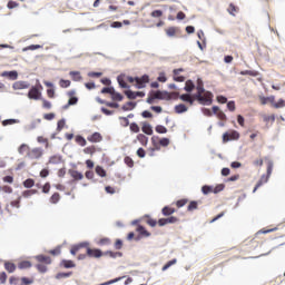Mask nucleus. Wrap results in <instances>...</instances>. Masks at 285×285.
Instances as JSON below:
<instances>
[{"instance_id": "obj_52", "label": "nucleus", "mask_w": 285, "mask_h": 285, "mask_svg": "<svg viewBox=\"0 0 285 285\" xmlns=\"http://www.w3.org/2000/svg\"><path fill=\"white\" fill-rule=\"evenodd\" d=\"M40 124H41V118H38V119L33 120V121L29 125V129H30V130H35V128H38Z\"/></svg>"}, {"instance_id": "obj_19", "label": "nucleus", "mask_w": 285, "mask_h": 285, "mask_svg": "<svg viewBox=\"0 0 285 285\" xmlns=\"http://www.w3.org/2000/svg\"><path fill=\"white\" fill-rule=\"evenodd\" d=\"M37 262H39L40 264H52V258H50V256H46V255H38L36 256Z\"/></svg>"}, {"instance_id": "obj_49", "label": "nucleus", "mask_w": 285, "mask_h": 285, "mask_svg": "<svg viewBox=\"0 0 285 285\" xmlns=\"http://www.w3.org/2000/svg\"><path fill=\"white\" fill-rule=\"evenodd\" d=\"M117 81H118L120 88H128V83H126V80L124 79V76H118Z\"/></svg>"}, {"instance_id": "obj_33", "label": "nucleus", "mask_w": 285, "mask_h": 285, "mask_svg": "<svg viewBox=\"0 0 285 285\" xmlns=\"http://www.w3.org/2000/svg\"><path fill=\"white\" fill-rule=\"evenodd\" d=\"M137 139L142 146H148V137H146V135L139 134Z\"/></svg>"}, {"instance_id": "obj_16", "label": "nucleus", "mask_w": 285, "mask_h": 285, "mask_svg": "<svg viewBox=\"0 0 285 285\" xmlns=\"http://www.w3.org/2000/svg\"><path fill=\"white\" fill-rule=\"evenodd\" d=\"M68 96L70 97L68 100V104L65 106V108H68L69 106H77V102L79 101L78 97H72L75 96V91H69Z\"/></svg>"}, {"instance_id": "obj_39", "label": "nucleus", "mask_w": 285, "mask_h": 285, "mask_svg": "<svg viewBox=\"0 0 285 285\" xmlns=\"http://www.w3.org/2000/svg\"><path fill=\"white\" fill-rule=\"evenodd\" d=\"M76 144H78V146H86V144H88L87 141H86V138H83V136H80V135H78V136H76Z\"/></svg>"}, {"instance_id": "obj_62", "label": "nucleus", "mask_w": 285, "mask_h": 285, "mask_svg": "<svg viewBox=\"0 0 285 285\" xmlns=\"http://www.w3.org/2000/svg\"><path fill=\"white\" fill-rule=\"evenodd\" d=\"M240 75H243V76L248 75L249 77H257V71L245 70V71H240Z\"/></svg>"}, {"instance_id": "obj_8", "label": "nucleus", "mask_w": 285, "mask_h": 285, "mask_svg": "<svg viewBox=\"0 0 285 285\" xmlns=\"http://www.w3.org/2000/svg\"><path fill=\"white\" fill-rule=\"evenodd\" d=\"M87 256L99 259V257H104V252H101V249L90 248L87 246Z\"/></svg>"}, {"instance_id": "obj_57", "label": "nucleus", "mask_w": 285, "mask_h": 285, "mask_svg": "<svg viewBox=\"0 0 285 285\" xmlns=\"http://www.w3.org/2000/svg\"><path fill=\"white\" fill-rule=\"evenodd\" d=\"M98 244H99V246H108V245H110V238H108V237L100 238Z\"/></svg>"}, {"instance_id": "obj_7", "label": "nucleus", "mask_w": 285, "mask_h": 285, "mask_svg": "<svg viewBox=\"0 0 285 285\" xmlns=\"http://www.w3.org/2000/svg\"><path fill=\"white\" fill-rule=\"evenodd\" d=\"M27 157L28 159H41V157H43V150L39 147L29 149Z\"/></svg>"}, {"instance_id": "obj_1", "label": "nucleus", "mask_w": 285, "mask_h": 285, "mask_svg": "<svg viewBox=\"0 0 285 285\" xmlns=\"http://www.w3.org/2000/svg\"><path fill=\"white\" fill-rule=\"evenodd\" d=\"M196 90L197 92L194 95V99H196L200 106H213V92L206 91L204 81L199 78L197 79Z\"/></svg>"}, {"instance_id": "obj_45", "label": "nucleus", "mask_w": 285, "mask_h": 285, "mask_svg": "<svg viewBox=\"0 0 285 285\" xmlns=\"http://www.w3.org/2000/svg\"><path fill=\"white\" fill-rule=\"evenodd\" d=\"M111 98L114 101H122L124 100V96L119 92H116L114 89V94H111Z\"/></svg>"}, {"instance_id": "obj_54", "label": "nucleus", "mask_w": 285, "mask_h": 285, "mask_svg": "<svg viewBox=\"0 0 285 285\" xmlns=\"http://www.w3.org/2000/svg\"><path fill=\"white\" fill-rule=\"evenodd\" d=\"M71 275H72V272H69V273H58L56 275V279H63L66 277H71Z\"/></svg>"}, {"instance_id": "obj_11", "label": "nucleus", "mask_w": 285, "mask_h": 285, "mask_svg": "<svg viewBox=\"0 0 285 285\" xmlns=\"http://www.w3.org/2000/svg\"><path fill=\"white\" fill-rule=\"evenodd\" d=\"M180 72H184V68L173 70V79H174V81H177L178 83H183V81H186V77L179 76Z\"/></svg>"}, {"instance_id": "obj_46", "label": "nucleus", "mask_w": 285, "mask_h": 285, "mask_svg": "<svg viewBox=\"0 0 285 285\" xmlns=\"http://www.w3.org/2000/svg\"><path fill=\"white\" fill-rule=\"evenodd\" d=\"M41 45H30L22 49V52H28V50H40Z\"/></svg>"}, {"instance_id": "obj_12", "label": "nucleus", "mask_w": 285, "mask_h": 285, "mask_svg": "<svg viewBox=\"0 0 285 285\" xmlns=\"http://www.w3.org/2000/svg\"><path fill=\"white\" fill-rule=\"evenodd\" d=\"M179 222V218L175 216H170L168 218H160L158 220V226H166L167 224H177Z\"/></svg>"}, {"instance_id": "obj_24", "label": "nucleus", "mask_w": 285, "mask_h": 285, "mask_svg": "<svg viewBox=\"0 0 285 285\" xmlns=\"http://www.w3.org/2000/svg\"><path fill=\"white\" fill-rule=\"evenodd\" d=\"M60 266H62L63 268H75L77 264H75V262L72 261L62 259Z\"/></svg>"}, {"instance_id": "obj_43", "label": "nucleus", "mask_w": 285, "mask_h": 285, "mask_svg": "<svg viewBox=\"0 0 285 285\" xmlns=\"http://www.w3.org/2000/svg\"><path fill=\"white\" fill-rule=\"evenodd\" d=\"M115 88L114 87H104L101 89V95H114Z\"/></svg>"}, {"instance_id": "obj_15", "label": "nucleus", "mask_w": 285, "mask_h": 285, "mask_svg": "<svg viewBox=\"0 0 285 285\" xmlns=\"http://www.w3.org/2000/svg\"><path fill=\"white\" fill-rule=\"evenodd\" d=\"M89 246H90V244H88V243H80L78 245L72 246L70 249V253H71V255H77L78 250H81V248H88Z\"/></svg>"}, {"instance_id": "obj_6", "label": "nucleus", "mask_w": 285, "mask_h": 285, "mask_svg": "<svg viewBox=\"0 0 285 285\" xmlns=\"http://www.w3.org/2000/svg\"><path fill=\"white\" fill-rule=\"evenodd\" d=\"M239 139V134L237 130H229L223 135V142L228 144V141Z\"/></svg>"}, {"instance_id": "obj_13", "label": "nucleus", "mask_w": 285, "mask_h": 285, "mask_svg": "<svg viewBox=\"0 0 285 285\" xmlns=\"http://www.w3.org/2000/svg\"><path fill=\"white\" fill-rule=\"evenodd\" d=\"M87 140L90 141V144H99V141L104 140V136L96 131L92 135L88 136Z\"/></svg>"}, {"instance_id": "obj_3", "label": "nucleus", "mask_w": 285, "mask_h": 285, "mask_svg": "<svg viewBox=\"0 0 285 285\" xmlns=\"http://www.w3.org/2000/svg\"><path fill=\"white\" fill-rule=\"evenodd\" d=\"M9 284L11 285H30L35 284V278L32 277H17V276H11L9 278Z\"/></svg>"}, {"instance_id": "obj_64", "label": "nucleus", "mask_w": 285, "mask_h": 285, "mask_svg": "<svg viewBox=\"0 0 285 285\" xmlns=\"http://www.w3.org/2000/svg\"><path fill=\"white\" fill-rule=\"evenodd\" d=\"M129 128L131 132H139V125H137V122H131Z\"/></svg>"}, {"instance_id": "obj_23", "label": "nucleus", "mask_w": 285, "mask_h": 285, "mask_svg": "<svg viewBox=\"0 0 285 285\" xmlns=\"http://www.w3.org/2000/svg\"><path fill=\"white\" fill-rule=\"evenodd\" d=\"M1 77H8L9 79L16 80L19 77L17 71H4L1 73Z\"/></svg>"}, {"instance_id": "obj_60", "label": "nucleus", "mask_w": 285, "mask_h": 285, "mask_svg": "<svg viewBox=\"0 0 285 285\" xmlns=\"http://www.w3.org/2000/svg\"><path fill=\"white\" fill-rule=\"evenodd\" d=\"M0 190H2V193H7L8 195L12 194V187L8 185L0 186Z\"/></svg>"}, {"instance_id": "obj_22", "label": "nucleus", "mask_w": 285, "mask_h": 285, "mask_svg": "<svg viewBox=\"0 0 285 285\" xmlns=\"http://www.w3.org/2000/svg\"><path fill=\"white\" fill-rule=\"evenodd\" d=\"M175 112H176L177 115H181V114H184V112H188V107H186V105H184V104L176 105V106H175Z\"/></svg>"}, {"instance_id": "obj_63", "label": "nucleus", "mask_w": 285, "mask_h": 285, "mask_svg": "<svg viewBox=\"0 0 285 285\" xmlns=\"http://www.w3.org/2000/svg\"><path fill=\"white\" fill-rule=\"evenodd\" d=\"M126 97H128L129 99H137L136 98V91L132 90H127L125 91Z\"/></svg>"}, {"instance_id": "obj_30", "label": "nucleus", "mask_w": 285, "mask_h": 285, "mask_svg": "<svg viewBox=\"0 0 285 285\" xmlns=\"http://www.w3.org/2000/svg\"><path fill=\"white\" fill-rule=\"evenodd\" d=\"M69 75L72 81H81V79H83V77H81V72L79 71H70Z\"/></svg>"}, {"instance_id": "obj_50", "label": "nucleus", "mask_w": 285, "mask_h": 285, "mask_svg": "<svg viewBox=\"0 0 285 285\" xmlns=\"http://www.w3.org/2000/svg\"><path fill=\"white\" fill-rule=\"evenodd\" d=\"M203 195H210L213 193V186L205 185L202 187Z\"/></svg>"}, {"instance_id": "obj_38", "label": "nucleus", "mask_w": 285, "mask_h": 285, "mask_svg": "<svg viewBox=\"0 0 285 285\" xmlns=\"http://www.w3.org/2000/svg\"><path fill=\"white\" fill-rule=\"evenodd\" d=\"M96 174L98 175V177H106L107 173L106 169H104V167L101 166H96Z\"/></svg>"}, {"instance_id": "obj_4", "label": "nucleus", "mask_w": 285, "mask_h": 285, "mask_svg": "<svg viewBox=\"0 0 285 285\" xmlns=\"http://www.w3.org/2000/svg\"><path fill=\"white\" fill-rule=\"evenodd\" d=\"M148 83H150V76L142 75L141 77H135V88L138 90L146 88Z\"/></svg>"}, {"instance_id": "obj_47", "label": "nucleus", "mask_w": 285, "mask_h": 285, "mask_svg": "<svg viewBox=\"0 0 285 285\" xmlns=\"http://www.w3.org/2000/svg\"><path fill=\"white\" fill-rule=\"evenodd\" d=\"M151 144H153V147H151L153 149H155L156 151L161 150V144H159V140L157 141L155 137L151 138Z\"/></svg>"}, {"instance_id": "obj_27", "label": "nucleus", "mask_w": 285, "mask_h": 285, "mask_svg": "<svg viewBox=\"0 0 285 285\" xmlns=\"http://www.w3.org/2000/svg\"><path fill=\"white\" fill-rule=\"evenodd\" d=\"M184 90H185L186 92H193V90H195V82H193V80H187V81L185 82Z\"/></svg>"}, {"instance_id": "obj_18", "label": "nucleus", "mask_w": 285, "mask_h": 285, "mask_svg": "<svg viewBox=\"0 0 285 285\" xmlns=\"http://www.w3.org/2000/svg\"><path fill=\"white\" fill-rule=\"evenodd\" d=\"M165 32L167 35V37H177V35H179V28L177 27H169L167 29H165Z\"/></svg>"}, {"instance_id": "obj_10", "label": "nucleus", "mask_w": 285, "mask_h": 285, "mask_svg": "<svg viewBox=\"0 0 285 285\" xmlns=\"http://www.w3.org/2000/svg\"><path fill=\"white\" fill-rule=\"evenodd\" d=\"M12 88L13 90H27V88H30V82L19 80L13 82Z\"/></svg>"}, {"instance_id": "obj_41", "label": "nucleus", "mask_w": 285, "mask_h": 285, "mask_svg": "<svg viewBox=\"0 0 285 285\" xmlns=\"http://www.w3.org/2000/svg\"><path fill=\"white\" fill-rule=\"evenodd\" d=\"M198 208V203L196 200H191L187 207V210L189 213H193V210H197Z\"/></svg>"}, {"instance_id": "obj_25", "label": "nucleus", "mask_w": 285, "mask_h": 285, "mask_svg": "<svg viewBox=\"0 0 285 285\" xmlns=\"http://www.w3.org/2000/svg\"><path fill=\"white\" fill-rule=\"evenodd\" d=\"M141 130L145 135H153V126L148 122H142Z\"/></svg>"}, {"instance_id": "obj_17", "label": "nucleus", "mask_w": 285, "mask_h": 285, "mask_svg": "<svg viewBox=\"0 0 285 285\" xmlns=\"http://www.w3.org/2000/svg\"><path fill=\"white\" fill-rule=\"evenodd\" d=\"M213 112H214V115L217 116L218 119H220V121H226V114H224V111L219 110V107L214 106Z\"/></svg>"}, {"instance_id": "obj_48", "label": "nucleus", "mask_w": 285, "mask_h": 285, "mask_svg": "<svg viewBox=\"0 0 285 285\" xmlns=\"http://www.w3.org/2000/svg\"><path fill=\"white\" fill-rule=\"evenodd\" d=\"M105 255H108L109 257H112L115 259V257H122L124 254L120 252L108 250L105 253Z\"/></svg>"}, {"instance_id": "obj_37", "label": "nucleus", "mask_w": 285, "mask_h": 285, "mask_svg": "<svg viewBox=\"0 0 285 285\" xmlns=\"http://www.w3.org/2000/svg\"><path fill=\"white\" fill-rule=\"evenodd\" d=\"M155 130L158 135H166L168 132V129L164 125L156 126Z\"/></svg>"}, {"instance_id": "obj_36", "label": "nucleus", "mask_w": 285, "mask_h": 285, "mask_svg": "<svg viewBox=\"0 0 285 285\" xmlns=\"http://www.w3.org/2000/svg\"><path fill=\"white\" fill-rule=\"evenodd\" d=\"M175 264H177V258H174V259L167 262V263L163 266L161 271H163V272H166V271H168V268H170V266H175Z\"/></svg>"}, {"instance_id": "obj_9", "label": "nucleus", "mask_w": 285, "mask_h": 285, "mask_svg": "<svg viewBox=\"0 0 285 285\" xmlns=\"http://www.w3.org/2000/svg\"><path fill=\"white\" fill-rule=\"evenodd\" d=\"M179 99L180 101H185V104H189V106H194L195 101H197L195 95L191 96L190 94H183L179 96Z\"/></svg>"}, {"instance_id": "obj_34", "label": "nucleus", "mask_w": 285, "mask_h": 285, "mask_svg": "<svg viewBox=\"0 0 285 285\" xmlns=\"http://www.w3.org/2000/svg\"><path fill=\"white\" fill-rule=\"evenodd\" d=\"M60 199H61V195H59V193H55L50 197L49 202H50V204H59Z\"/></svg>"}, {"instance_id": "obj_44", "label": "nucleus", "mask_w": 285, "mask_h": 285, "mask_svg": "<svg viewBox=\"0 0 285 285\" xmlns=\"http://www.w3.org/2000/svg\"><path fill=\"white\" fill-rule=\"evenodd\" d=\"M24 188H32L35 186V179L28 178L22 183Z\"/></svg>"}, {"instance_id": "obj_59", "label": "nucleus", "mask_w": 285, "mask_h": 285, "mask_svg": "<svg viewBox=\"0 0 285 285\" xmlns=\"http://www.w3.org/2000/svg\"><path fill=\"white\" fill-rule=\"evenodd\" d=\"M224 188H225L224 184H219L216 187H213V193L215 195H217L218 193H222V190H224Z\"/></svg>"}, {"instance_id": "obj_32", "label": "nucleus", "mask_w": 285, "mask_h": 285, "mask_svg": "<svg viewBox=\"0 0 285 285\" xmlns=\"http://www.w3.org/2000/svg\"><path fill=\"white\" fill-rule=\"evenodd\" d=\"M83 153H85V155H95L97 153V147H95V145L86 147L83 149Z\"/></svg>"}, {"instance_id": "obj_29", "label": "nucleus", "mask_w": 285, "mask_h": 285, "mask_svg": "<svg viewBox=\"0 0 285 285\" xmlns=\"http://www.w3.org/2000/svg\"><path fill=\"white\" fill-rule=\"evenodd\" d=\"M18 268L20 271H23L26 268H32V263H30V261H22L18 264Z\"/></svg>"}, {"instance_id": "obj_26", "label": "nucleus", "mask_w": 285, "mask_h": 285, "mask_svg": "<svg viewBox=\"0 0 285 285\" xmlns=\"http://www.w3.org/2000/svg\"><path fill=\"white\" fill-rule=\"evenodd\" d=\"M163 215L165 217H170V215H173L174 213H176V209L169 206H165L161 210Z\"/></svg>"}, {"instance_id": "obj_14", "label": "nucleus", "mask_w": 285, "mask_h": 285, "mask_svg": "<svg viewBox=\"0 0 285 285\" xmlns=\"http://www.w3.org/2000/svg\"><path fill=\"white\" fill-rule=\"evenodd\" d=\"M69 175L72 177L73 181H81V179H83V174L75 169H69Z\"/></svg>"}, {"instance_id": "obj_58", "label": "nucleus", "mask_w": 285, "mask_h": 285, "mask_svg": "<svg viewBox=\"0 0 285 285\" xmlns=\"http://www.w3.org/2000/svg\"><path fill=\"white\" fill-rule=\"evenodd\" d=\"M42 108H45V110H50V108H52V102L47 99H42Z\"/></svg>"}, {"instance_id": "obj_5", "label": "nucleus", "mask_w": 285, "mask_h": 285, "mask_svg": "<svg viewBox=\"0 0 285 285\" xmlns=\"http://www.w3.org/2000/svg\"><path fill=\"white\" fill-rule=\"evenodd\" d=\"M41 90H43V86H41V85L33 86L28 92L29 99L39 101V99H41Z\"/></svg>"}, {"instance_id": "obj_20", "label": "nucleus", "mask_w": 285, "mask_h": 285, "mask_svg": "<svg viewBox=\"0 0 285 285\" xmlns=\"http://www.w3.org/2000/svg\"><path fill=\"white\" fill-rule=\"evenodd\" d=\"M271 104L273 106V108H285V100L284 99H279L277 102L275 101V97L272 96L271 98Z\"/></svg>"}, {"instance_id": "obj_51", "label": "nucleus", "mask_w": 285, "mask_h": 285, "mask_svg": "<svg viewBox=\"0 0 285 285\" xmlns=\"http://www.w3.org/2000/svg\"><path fill=\"white\" fill-rule=\"evenodd\" d=\"M124 163L126 166H128V168H132L135 166V160H132V158L129 156L125 157Z\"/></svg>"}, {"instance_id": "obj_56", "label": "nucleus", "mask_w": 285, "mask_h": 285, "mask_svg": "<svg viewBox=\"0 0 285 285\" xmlns=\"http://www.w3.org/2000/svg\"><path fill=\"white\" fill-rule=\"evenodd\" d=\"M70 80L60 79L59 86L60 88H70Z\"/></svg>"}, {"instance_id": "obj_53", "label": "nucleus", "mask_w": 285, "mask_h": 285, "mask_svg": "<svg viewBox=\"0 0 285 285\" xmlns=\"http://www.w3.org/2000/svg\"><path fill=\"white\" fill-rule=\"evenodd\" d=\"M150 17H153L154 19H159L160 17H164V11H161V10H154L150 13Z\"/></svg>"}, {"instance_id": "obj_35", "label": "nucleus", "mask_w": 285, "mask_h": 285, "mask_svg": "<svg viewBox=\"0 0 285 285\" xmlns=\"http://www.w3.org/2000/svg\"><path fill=\"white\" fill-rule=\"evenodd\" d=\"M227 11L229 12V14L235 17V14H237V12H239V8L234 6L233 3H230Z\"/></svg>"}, {"instance_id": "obj_2", "label": "nucleus", "mask_w": 285, "mask_h": 285, "mask_svg": "<svg viewBox=\"0 0 285 285\" xmlns=\"http://www.w3.org/2000/svg\"><path fill=\"white\" fill-rule=\"evenodd\" d=\"M271 175H273V161L268 160L267 161V175H263L261 177V179L257 181L255 188H254V193L258 189L262 188V186H264V184L268 183V179L271 178Z\"/></svg>"}, {"instance_id": "obj_28", "label": "nucleus", "mask_w": 285, "mask_h": 285, "mask_svg": "<svg viewBox=\"0 0 285 285\" xmlns=\"http://www.w3.org/2000/svg\"><path fill=\"white\" fill-rule=\"evenodd\" d=\"M137 233H139V235H141V237H150V233L148 230H146V227H144L141 225H138Z\"/></svg>"}, {"instance_id": "obj_21", "label": "nucleus", "mask_w": 285, "mask_h": 285, "mask_svg": "<svg viewBox=\"0 0 285 285\" xmlns=\"http://www.w3.org/2000/svg\"><path fill=\"white\" fill-rule=\"evenodd\" d=\"M18 153L19 155H26L28 157V154L30 153V146L28 144H22L19 146L18 148Z\"/></svg>"}, {"instance_id": "obj_61", "label": "nucleus", "mask_w": 285, "mask_h": 285, "mask_svg": "<svg viewBox=\"0 0 285 285\" xmlns=\"http://www.w3.org/2000/svg\"><path fill=\"white\" fill-rule=\"evenodd\" d=\"M37 271H39V273H47L48 272V266H46L45 264H38L36 266Z\"/></svg>"}, {"instance_id": "obj_31", "label": "nucleus", "mask_w": 285, "mask_h": 285, "mask_svg": "<svg viewBox=\"0 0 285 285\" xmlns=\"http://www.w3.org/2000/svg\"><path fill=\"white\" fill-rule=\"evenodd\" d=\"M4 268L9 273H14L17 271V265H14V263L6 262Z\"/></svg>"}, {"instance_id": "obj_42", "label": "nucleus", "mask_w": 285, "mask_h": 285, "mask_svg": "<svg viewBox=\"0 0 285 285\" xmlns=\"http://www.w3.org/2000/svg\"><path fill=\"white\" fill-rule=\"evenodd\" d=\"M158 142L160 144L161 148H168V146H170V139L168 138H160Z\"/></svg>"}, {"instance_id": "obj_40", "label": "nucleus", "mask_w": 285, "mask_h": 285, "mask_svg": "<svg viewBox=\"0 0 285 285\" xmlns=\"http://www.w3.org/2000/svg\"><path fill=\"white\" fill-rule=\"evenodd\" d=\"M32 195H37V189H28L22 193V197L28 199V197H32Z\"/></svg>"}, {"instance_id": "obj_55", "label": "nucleus", "mask_w": 285, "mask_h": 285, "mask_svg": "<svg viewBox=\"0 0 285 285\" xmlns=\"http://www.w3.org/2000/svg\"><path fill=\"white\" fill-rule=\"evenodd\" d=\"M10 205L12 206V208H21V197H18V199L12 200Z\"/></svg>"}]
</instances>
